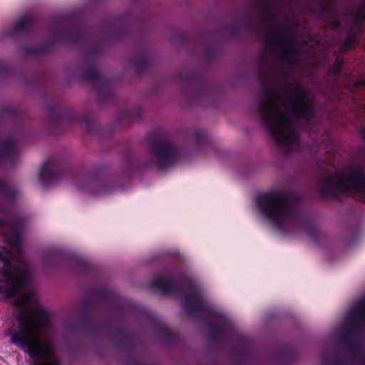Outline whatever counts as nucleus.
Here are the masks:
<instances>
[{"label":"nucleus","instance_id":"obj_1","mask_svg":"<svg viewBox=\"0 0 365 365\" xmlns=\"http://www.w3.org/2000/svg\"><path fill=\"white\" fill-rule=\"evenodd\" d=\"M312 111L308 93L298 83L266 94L259 106L264 123L281 150L286 153L299 148L297 118L307 119Z\"/></svg>","mask_w":365,"mask_h":365},{"label":"nucleus","instance_id":"obj_2","mask_svg":"<svg viewBox=\"0 0 365 365\" xmlns=\"http://www.w3.org/2000/svg\"><path fill=\"white\" fill-rule=\"evenodd\" d=\"M11 251L0 248V292L12 297L19 289L27 285L30 273L27 265L16 255L20 252L19 238L9 240Z\"/></svg>","mask_w":365,"mask_h":365},{"label":"nucleus","instance_id":"obj_3","mask_svg":"<svg viewBox=\"0 0 365 365\" xmlns=\"http://www.w3.org/2000/svg\"><path fill=\"white\" fill-rule=\"evenodd\" d=\"M260 213L284 233L294 230L298 224V214L288 197L282 192H273L256 199Z\"/></svg>","mask_w":365,"mask_h":365},{"label":"nucleus","instance_id":"obj_4","mask_svg":"<svg viewBox=\"0 0 365 365\" xmlns=\"http://www.w3.org/2000/svg\"><path fill=\"white\" fill-rule=\"evenodd\" d=\"M322 192L327 196L351 194L365 202V163L328 175L322 184Z\"/></svg>","mask_w":365,"mask_h":365},{"label":"nucleus","instance_id":"obj_5","mask_svg":"<svg viewBox=\"0 0 365 365\" xmlns=\"http://www.w3.org/2000/svg\"><path fill=\"white\" fill-rule=\"evenodd\" d=\"M264 24L267 30V50L273 51L284 63L298 66L300 52L292 39L289 29L280 26L278 20L273 16L264 20Z\"/></svg>","mask_w":365,"mask_h":365},{"label":"nucleus","instance_id":"obj_6","mask_svg":"<svg viewBox=\"0 0 365 365\" xmlns=\"http://www.w3.org/2000/svg\"><path fill=\"white\" fill-rule=\"evenodd\" d=\"M34 359L33 365H59L56 350L50 340H11Z\"/></svg>","mask_w":365,"mask_h":365},{"label":"nucleus","instance_id":"obj_7","mask_svg":"<svg viewBox=\"0 0 365 365\" xmlns=\"http://www.w3.org/2000/svg\"><path fill=\"white\" fill-rule=\"evenodd\" d=\"M179 151L170 143H160L154 149V159L160 168L173 164L179 156Z\"/></svg>","mask_w":365,"mask_h":365},{"label":"nucleus","instance_id":"obj_8","mask_svg":"<svg viewBox=\"0 0 365 365\" xmlns=\"http://www.w3.org/2000/svg\"><path fill=\"white\" fill-rule=\"evenodd\" d=\"M348 319L352 323L365 322V300L358 302L348 316Z\"/></svg>","mask_w":365,"mask_h":365},{"label":"nucleus","instance_id":"obj_9","mask_svg":"<svg viewBox=\"0 0 365 365\" xmlns=\"http://www.w3.org/2000/svg\"><path fill=\"white\" fill-rule=\"evenodd\" d=\"M202 305V299L197 293H194L185 299V308L188 312H198L201 310Z\"/></svg>","mask_w":365,"mask_h":365},{"label":"nucleus","instance_id":"obj_10","mask_svg":"<svg viewBox=\"0 0 365 365\" xmlns=\"http://www.w3.org/2000/svg\"><path fill=\"white\" fill-rule=\"evenodd\" d=\"M351 19L355 26H359L365 21V0H363L359 8L352 13Z\"/></svg>","mask_w":365,"mask_h":365},{"label":"nucleus","instance_id":"obj_11","mask_svg":"<svg viewBox=\"0 0 365 365\" xmlns=\"http://www.w3.org/2000/svg\"><path fill=\"white\" fill-rule=\"evenodd\" d=\"M171 285V282L164 277H159L153 282V287L165 294L170 292Z\"/></svg>","mask_w":365,"mask_h":365},{"label":"nucleus","instance_id":"obj_12","mask_svg":"<svg viewBox=\"0 0 365 365\" xmlns=\"http://www.w3.org/2000/svg\"><path fill=\"white\" fill-rule=\"evenodd\" d=\"M39 179L43 184H46L47 179H51L53 178V171L51 168V164H45L43 165L40 173H39Z\"/></svg>","mask_w":365,"mask_h":365},{"label":"nucleus","instance_id":"obj_13","mask_svg":"<svg viewBox=\"0 0 365 365\" xmlns=\"http://www.w3.org/2000/svg\"><path fill=\"white\" fill-rule=\"evenodd\" d=\"M13 149V145L9 142H3L0 144V155H9Z\"/></svg>","mask_w":365,"mask_h":365},{"label":"nucleus","instance_id":"obj_14","mask_svg":"<svg viewBox=\"0 0 365 365\" xmlns=\"http://www.w3.org/2000/svg\"><path fill=\"white\" fill-rule=\"evenodd\" d=\"M361 86H365V81H359L356 82L355 84L356 87Z\"/></svg>","mask_w":365,"mask_h":365},{"label":"nucleus","instance_id":"obj_15","mask_svg":"<svg viewBox=\"0 0 365 365\" xmlns=\"http://www.w3.org/2000/svg\"><path fill=\"white\" fill-rule=\"evenodd\" d=\"M364 138H365V131L363 133Z\"/></svg>","mask_w":365,"mask_h":365}]
</instances>
